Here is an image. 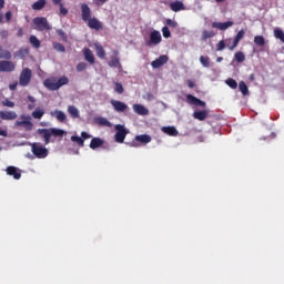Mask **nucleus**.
<instances>
[{"instance_id":"obj_6","label":"nucleus","mask_w":284,"mask_h":284,"mask_svg":"<svg viewBox=\"0 0 284 284\" xmlns=\"http://www.w3.org/2000/svg\"><path fill=\"white\" fill-rule=\"evenodd\" d=\"M114 129L116 131L114 135L115 142L123 143L125 141V136H128V130L123 124H116Z\"/></svg>"},{"instance_id":"obj_3","label":"nucleus","mask_w":284,"mask_h":284,"mask_svg":"<svg viewBox=\"0 0 284 284\" xmlns=\"http://www.w3.org/2000/svg\"><path fill=\"white\" fill-rule=\"evenodd\" d=\"M32 23L36 26L34 30H38V32H50L52 30V26H50L45 17H37L32 20Z\"/></svg>"},{"instance_id":"obj_31","label":"nucleus","mask_w":284,"mask_h":284,"mask_svg":"<svg viewBox=\"0 0 284 284\" xmlns=\"http://www.w3.org/2000/svg\"><path fill=\"white\" fill-rule=\"evenodd\" d=\"M29 42L31 43L32 48H36V50L41 48V41L37 39V36H30Z\"/></svg>"},{"instance_id":"obj_10","label":"nucleus","mask_w":284,"mask_h":284,"mask_svg":"<svg viewBox=\"0 0 284 284\" xmlns=\"http://www.w3.org/2000/svg\"><path fill=\"white\" fill-rule=\"evenodd\" d=\"M80 10L82 21L87 22L90 21V19H92V10L90 9V6H88V3H82L80 6Z\"/></svg>"},{"instance_id":"obj_13","label":"nucleus","mask_w":284,"mask_h":284,"mask_svg":"<svg viewBox=\"0 0 284 284\" xmlns=\"http://www.w3.org/2000/svg\"><path fill=\"white\" fill-rule=\"evenodd\" d=\"M108 65L110 68H118L119 70H121V68H123L121 65V60L119 59V52L116 50L113 51V55L111 57V60L108 62Z\"/></svg>"},{"instance_id":"obj_41","label":"nucleus","mask_w":284,"mask_h":284,"mask_svg":"<svg viewBox=\"0 0 284 284\" xmlns=\"http://www.w3.org/2000/svg\"><path fill=\"white\" fill-rule=\"evenodd\" d=\"M216 33H214V31H207V30H204L202 32V39L203 41H206V39H212L213 37H215Z\"/></svg>"},{"instance_id":"obj_21","label":"nucleus","mask_w":284,"mask_h":284,"mask_svg":"<svg viewBox=\"0 0 284 284\" xmlns=\"http://www.w3.org/2000/svg\"><path fill=\"white\" fill-rule=\"evenodd\" d=\"M51 116H53L54 119H57L58 121H60V123L65 122V119H68V116L65 115V113L61 110H54L51 111Z\"/></svg>"},{"instance_id":"obj_61","label":"nucleus","mask_w":284,"mask_h":284,"mask_svg":"<svg viewBox=\"0 0 284 284\" xmlns=\"http://www.w3.org/2000/svg\"><path fill=\"white\" fill-rule=\"evenodd\" d=\"M0 136H8V131L0 129Z\"/></svg>"},{"instance_id":"obj_4","label":"nucleus","mask_w":284,"mask_h":284,"mask_svg":"<svg viewBox=\"0 0 284 284\" xmlns=\"http://www.w3.org/2000/svg\"><path fill=\"white\" fill-rule=\"evenodd\" d=\"M31 152L36 156V159H45L48 158V154H50L48 149L39 142H33L31 144Z\"/></svg>"},{"instance_id":"obj_42","label":"nucleus","mask_w":284,"mask_h":284,"mask_svg":"<svg viewBox=\"0 0 284 284\" xmlns=\"http://www.w3.org/2000/svg\"><path fill=\"white\" fill-rule=\"evenodd\" d=\"M95 121L98 125H105L106 128H110L112 125L110 121H108V119L105 118H98Z\"/></svg>"},{"instance_id":"obj_34","label":"nucleus","mask_w":284,"mask_h":284,"mask_svg":"<svg viewBox=\"0 0 284 284\" xmlns=\"http://www.w3.org/2000/svg\"><path fill=\"white\" fill-rule=\"evenodd\" d=\"M234 60L236 63H243L245 61V53L243 51L235 52Z\"/></svg>"},{"instance_id":"obj_22","label":"nucleus","mask_w":284,"mask_h":284,"mask_svg":"<svg viewBox=\"0 0 284 284\" xmlns=\"http://www.w3.org/2000/svg\"><path fill=\"white\" fill-rule=\"evenodd\" d=\"M83 54H84L85 61H88V63H90L91 65H94L95 59H94V53H92V50H90L89 48H84Z\"/></svg>"},{"instance_id":"obj_30","label":"nucleus","mask_w":284,"mask_h":284,"mask_svg":"<svg viewBox=\"0 0 284 284\" xmlns=\"http://www.w3.org/2000/svg\"><path fill=\"white\" fill-rule=\"evenodd\" d=\"M135 141L139 143H150L152 141V136L148 134L136 135Z\"/></svg>"},{"instance_id":"obj_1","label":"nucleus","mask_w":284,"mask_h":284,"mask_svg":"<svg viewBox=\"0 0 284 284\" xmlns=\"http://www.w3.org/2000/svg\"><path fill=\"white\" fill-rule=\"evenodd\" d=\"M38 134L44 139V144L48 145L50 143V139L52 136H63L68 134V132L62 129L51 128V129H38Z\"/></svg>"},{"instance_id":"obj_36","label":"nucleus","mask_w":284,"mask_h":284,"mask_svg":"<svg viewBox=\"0 0 284 284\" xmlns=\"http://www.w3.org/2000/svg\"><path fill=\"white\" fill-rule=\"evenodd\" d=\"M239 88L244 97H247L250 94V89L247 88V84H245L243 81L239 83Z\"/></svg>"},{"instance_id":"obj_25","label":"nucleus","mask_w":284,"mask_h":284,"mask_svg":"<svg viewBox=\"0 0 284 284\" xmlns=\"http://www.w3.org/2000/svg\"><path fill=\"white\" fill-rule=\"evenodd\" d=\"M207 111L203 110V111H195L193 113V119H196L197 121H205V119H207Z\"/></svg>"},{"instance_id":"obj_27","label":"nucleus","mask_w":284,"mask_h":284,"mask_svg":"<svg viewBox=\"0 0 284 284\" xmlns=\"http://www.w3.org/2000/svg\"><path fill=\"white\" fill-rule=\"evenodd\" d=\"M0 59H4L7 61H10V59H12V53L9 50L3 49L2 45H0Z\"/></svg>"},{"instance_id":"obj_46","label":"nucleus","mask_w":284,"mask_h":284,"mask_svg":"<svg viewBox=\"0 0 284 284\" xmlns=\"http://www.w3.org/2000/svg\"><path fill=\"white\" fill-rule=\"evenodd\" d=\"M162 34H163L164 39H170L172 37V33L170 32V28H168V27L162 28Z\"/></svg>"},{"instance_id":"obj_32","label":"nucleus","mask_w":284,"mask_h":284,"mask_svg":"<svg viewBox=\"0 0 284 284\" xmlns=\"http://www.w3.org/2000/svg\"><path fill=\"white\" fill-rule=\"evenodd\" d=\"M95 52H97V57H99V59H105V49H103V45L95 44Z\"/></svg>"},{"instance_id":"obj_35","label":"nucleus","mask_w":284,"mask_h":284,"mask_svg":"<svg viewBox=\"0 0 284 284\" xmlns=\"http://www.w3.org/2000/svg\"><path fill=\"white\" fill-rule=\"evenodd\" d=\"M71 141L73 143H77L79 145V148H83L85 145V142L83 141V139L79 135H72L71 136Z\"/></svg>"},{"instance_id":"obj_53","label":"nucleus","mask_w":284,"mask_h":284,"mask_svg":"<svg viewBox=\"0 0 284 284\" xmlns=\"http://www.w3.org/2000/svg\"><path fill=\"white\" fill-rule=\"evenodd\" d=\"M9 32H8V30H2V31H0V37H1V39H8V37H9Z\"/></svg>"},{"instance_id":"obj_15","label":"nucleus","mask_w":284,"mask_h":284,"mask_svg":"<svg viewBox=\"0 0 284 284\" xmlns=\"http://www.w3.org/2000/svg\"><path fill=\"white\" fill-rule=\"evenodd\" d=\"M245 37V30H240L237 34L234 37L232 44L229 45V50L234 51L235 48H237L241 40Z\"/></svg>"},{"instance_id":"obj_38","label":"nucleus","mask_w":284,"mask_h":284,"mask_svg":"<svg viewBox=\"0 0 284 284\" xmlns=\"http://www.w3.org/2000/svg\"><path fill=\"white\" fill-rule=\"evenodd\" d=\"M17 54H18V57H20V59H26V57H28V54H30V49L21 48L20 50H18Z\"/></svg>"},{"instance_id":"obj_29","label":"nucleus","mask_w":284,"mask_h":284,"mask_svg":"<svg viewBox=\"0 0 284 284\" xmlns=\"http://www.w3.org/2000/svg\"><path fill=\"white\" fill-rule=\"evenodd\" d=\"M68 112H69L71 119H79V116H80L79 109H77V106H74V105H69Z\"/></svg>"},{"instance_id":"obj_45","label":"nucleus","mask_w":284,"mask_h":284,"mask_svg":"<svg viewBox=\"0 0 284 284\" xmlns=\"http://www.w3.org/2000/svg\"><path fill=\"white\" fill-rule=\"evenodd\" d=\"M53 48L57 50V52H65V47L60 42H54Z\"/></svg>"},{"instance_id":"obj_23","label":"nucleus","mask_w":284,"mask_h":284,"mask_svg":"<svg viewBox=\"0 0 284 284\" xmlns=\"http://www.w3.org/2000/svg\"><path fill=\"white\" fill-rule=\"evenodd\" d=\"M105 142L103 141V139L101 138H93L89 144V148L91 150H97L99 148H102V145L104 144Z\"/></svg>"},{"instance_id":"obj_17","label":"nucleus","mask_w":284,"mask_h":284,"mask_svg":"<svg viewBox=\"0 0 284 284\" xmlns=\"http://www.w3.org/2000/svg\"><path fill=\"white\" fill-rule=\"evenodd\" d=\"M17 116V112L14 111H0V119H2V121H14Z\"/></svg>"},{"instance_id":"obj_20","label":"nucleus","mask_w":284,"mask_h":284,"mask_svg":"<svg viewBox=\"0 0 284 284\" xmlns=\"http://www.w3.org/2000/svg\"><path fill=\"white\" fill-rule=\"evenodd\" d=\"M232 26H234L233 21L212 23V28H216L217 30H227V28H232Z\"/></svg>"},{"instance_id":"obj_56","label":"nucleus","mask_w":284,"mask_h":284,"mask_svg":"<svg viewBox=\"0 0 284 284\" xmlns=\"http://www.w3.org/2000/svg\"><path fill=\"white\" fill-rule=\"evenodd\" d=\"M17 37L19 39H21V37H23V28H21V27L18 28Z\"/></svg>"},{"instance_id":"obj_48","label":"nucleus","mask_w":284,"mask_h":284,"mask_svg":"<svg viewBox=\"0 0 284 284\" xmlns=\"http://www.w3.org/2000/svg\"><path fill=\"white\" fill-rule=\"evenodd\" d=\"M60 8V17H67L68 14V9L63 6V2L58 4Z\"/></svg>"},{"instance_id":"obj_14","label":"nucleus","mask_w":284,"mask_h":284,"mask_svg":"<svg viewBox=\"0 0 284 284\" xmlns=\"http://www.w3.org/2000/svg\"><path fill=\"white\" fill-rule=\"evenodd\" d=\"M110 103L115 112H125L128 110V104H125V102L111 100Z\"/></svg>"},{"instance_id":"obj_55","label":"nucleus","mask_w":284,"mask_h":284,"mask_svg":"<svg viewBox=\"0 0 284 284\" xmlns=\"http://www.w3.org/2000/svg\"><path fill=\"white\" fill-rule=\"evenodd\" d=\"M18 85H19V82H13V83L9 84V90L14 91V90H17Z\"/></svg>"},{"instance_id":"obj_24","label":"nucleus","mask_w":284,"mask_h":284,"mask_svg":"<svg viewBox=\"0 0 284 284\" xmlns=\"http://www.w3.org/2000/svg\"><path fill=\"white\" fill-rule=\"evenodd\" d=\"M170 8L172 12H181V10H185V4H183L182 1L176 0L170 3Z\"/></svg>"},{"instance_id":"obj_26","label":"nucleus","mask_w":284,"mask_h":284,"mask_svg":"<svg viewBox=\"0 0 284 284\" xmlns=\"http://www.w3.org/2000/svg\"><path fill=\"white\" fill-rule=\"evenodd\" d=\"M232 41V38L224 40H220L216 44L217 52H221L222 50H225L226 45H231L230 42ZM226 43V44H225Z\"/></svg>"},{"instance_id":"obj_64","label":"nucleus","mask_w":284,"mask_h":284,"mask_svg":"<svg viewBox=\"0 0 284 284\" xmlns=\"http://www.w3.org/2000/svg\"><path fill=\"white\" fill-rule=\"evenodd\" d=\"M131 148H139V144H136V141L131 142Z\"/></svg>"},{"instance_id":"obj_63","label":"nucleus","mask_w":284,"mask_h":284,"mask_svg":"<svg viewBox=\"0 0 284 284\" xmlns=\"http://www.w3.org/2000/svg\"><path fill=\"white\" fill-rule=\"evenodd\" d=\"M28 101H30V103H34L37 100L34 99V97L28 95Z\"/></svg>"},{"instance_id":"obj_47","label":"nucleus","mask_w":284,"mask_h":284,"mask_svg":"<svg viewBox=\"0 0 284 284\" xmlns=\"http://www.w3.org/2000/svg\"><path fill=\"white\" fill-rule=\"evenodd\" d=\"M114 90L118 94H123V84H121L120 82H115Z\"/></svg>"},{"instance_id":"obj_2","label":"nucleus","mask_w":284,"mask_h":284,"mask_svg":"<svg viewBox=\"0 0 284 284\" xmlns=\"http://www.w3.org/2000/svg\"><path fill=\"white\" fill-rule=\"evenodd\" d=\"M68 83H70V79H68L65 75H62L58 80L54 78L44 80L43 85L47 87L48 90L54 92L60 88H63V85H68Z\"/></svg>"},{"instance_id":"obj_58","label":"nucleus","mask_w":284,"mask_h":284,"mask_svg":"<svg viewBox=\"0 0 284 284\" xmlns=\"http://www.w3.org/2000/svg\"><path fill=\"white\" fill-rule=\"evenodd\" d=\"M97 6H103V3H108V0H95Z\"/></svg>"},{"instance_id":"obj_54","label":"nucleus","mask_w":284,"mask_h":284,"mask_svg":"<svg viewBox=\"0 0 284 284\" xmlns=\"http://www.w3.org/2000/svg\"><path fill=\"white\" fill-rule=\"evenodd\" d=\"M4 17H6V21L10 22L12 20V11H7Z\"/></svg>"},{"instance_id":"obj_5","label":"nucleus","mask_w":284,"mask_h":284,"mask_svg":"<svg viewBox=\"0 0 284 284\" xmlns=\"http://www.w3.org/2000/svg\"><path fill=\"white\" fill-rule=\"evenodd\" d=\"M31 81H32V70H30V68L22 69L19 78V85H21V88H28Z\"/></svg>"},{"instance_id":"obj_19","label":"nucleus","mask_w":284,"mask_h":284,"mask_svg":"<svg viewBox=\"0 0 284 284\" xmlns=\"http://www.w3.org/2000/svg\"><path fill=\"white\" fill-rule=\"evenodd\" d=\"M133 111L135 112V114H139L140 116H146V114H150L148 108H145L142 104H133Z\"/></svg>"},{"instance_id":"obj_62","label":"nucleus","mask_w":284,"mask_h":284,"mask_svg":"<svg viewBox=\"0 0 284 284\" xmlns=\"http://www.w3.org/2000/svg\"><path fill=\"white\" fill-rule=\"evenodd\" d=\"M54 6H60V3H63V0H51Z\"/></svg>"},{"instance_id":"obj_37","label":"nucleus","mask_w":284,"mask_h":284,"mask_svg":"<svg viewBox=\"0 0 284 284\" xmlns=\"http://www.w3.org/2000/svg\"><path fill=\"white\" fill-rule=\"evenodd\" d=\"M254 43L255 45H260V48H263V45H265V38H263V36H255Z\"/></svg>"},{"instance_id":"obj_43","label":"nucleus","mask_w":284,"mask_h":284,"mask_svg":"<svg viewBox=\"0 0 284 284\" xmlns=\"http://www.w3.org/2000/svg\"><path fill=\"white\" fill-rule=\"evenodd\" d=\"M43 114H45V111L39 110V109H36V110L32 112L33 119H42Z\"/></svg>"},{"instance_id":"obj_59","label":"nucleus","mask_w":284,"mask_h":284,"mask_svg":"<svg viewBox=\"0 0 284 284\" xmlns=\"http://www.w3.org/2000/svg\"><path fill=\"white\" fill-rule=\"evenodd\" d=\"M146 99H148V101H153L154 94H152V93H146Z\"/></svg>"},{"instance_id":"obj_51","label":"nucleus","mask_w":284,"mask_h":284,"mask_svg":"<svg viewBox=\"0 0 284 284\" xmlns=\"http://www.w3.org/2000/svg\"><path fill=\"white\" fill-rule=\"evenodd\" d=\"M3 108H14V102L10 101L9 99H6L2 101Z\"/></svg>"},{"instance_id":"obj_39","label":"nucleus","mask_w":284,"mask_h":284,"mask_svg":"<svg viewBox=\"0 0 284 284\" xmlns=\"http://www.w3.org/2000/svg\"><path fill=\"white\" fill-rule=\"evenodd\" d=\"M200 63L203 65V68H210V57L201 55Z\"/></svg>"},{"instance_id":"obj_52","label":"nucleus","mask_w":284,"mask_h":284,"mask_svg":"<svg viewBox=\"0 0 284 284\" xmlns=\"http://www.w3.org/2000/svg\"><path fill=\"white\" fill-rule=\"evenodd\" d=\"M81 138L83 139V142L88 141V139H92V135H90L88 132L82 131L81 132Z\"/></svg>"},{"instance_id":"obj_49","label":"nucleus","mask_w":284,"mask_h":284,"mask_svg":"<svg viewBox=\"0 0 284 284\" xmlns=\"http://www.w3.org/2000/svg\"><path fill=\"white\" fill-rule=\"evenodd\" d=\"M57 34L62 39V41H68V34H65L63 30L61 29L57 30Z\"/></svg>"},{"instance_id":"obj_44","label":"nucleus","mask_w":284,"mask_h":284,"mask_svg":"<svg viewBox=\"0 0 284 284\" xmlns=\"http://www.w3.org/2000/svg\"><path fill=\"white\" fill-rule=\"evenodd\" d=\"M77 72H84V70H88V63L80 62L75 67Z\"/></svg>"},{"instance_id":"obj_57","label":"nucleus","mask_w":284,"mask_h":284,"mask_svg":"<svg viewBox=\"0 0 284 284\" xmlns=\"http://www.w3.org/2000/svg\"><path fill=\"white\" fill-rule=\"evenodd\" d=\"M186 83H187V87L191 89L196 87V83L193 80H187Z\"/></svg>"},{"instance_id":"obj_40","label":"nucleus","mask_w":284,"mask_h":284,"mask_svg":"<svg viewBox=\"0 0 284 284\" xmlns=\"http://www.w3.org/2000/svg\"><path fill=\"white\" fill-rule=\"evenodd\" d=\"M226 85H229V88H231L232 90H236L239 88V83L232 78H229L226 80Z\"/></svg>"},{"instance_id":"obj_12","label":"nucleus","mask_w":284,"mask_h":284,"mask_svg":"<svg viewBox=\"0 0 284 284\" xmlns=\"http://www.w3.org/2000/svg\"><path fill=\"white\" fill-rule=\"evenodd\" d=\"M186 103L189 105H195L197 108H205V101H202L201 99L192 95V94H186Z\"/></svg>"},{"instance_id":"obj_9","label":"nucleus","mask_w":284,"mask_h":284,"mask_svg":"<svg viewBox=\"0 0 284 284\" xmlns=\"http://www.w3.org/2000/svg\"><path fill=\"white\" fill-rule=\"evenodd\" d=\"M22 121H17L16 125L18 128H24L28 132L32 131V128H34V124L30 121V118L26 115H21Z\"/></svg>"},{"instance_id":"obj_18","label":"nucleus","mask_w":284,"mask_h":284,"mask_svg":"<svg viewBox=\"0 0 284 284\" xmlns=\"http://www.w3.org/2000/svg\"><path fill=\"white\" fill-rule=\"evenodd\" d=\"M168 61H169L168 55H160L158 59L151 62V65L152 68L158 69V68H161L162 65H165Z\"/></svg>"},{"instance_id":"obj_28","label":"nucleus","mask_w":284,"mask_h":284,"mask_svg":"<svg viewBox=\"0 0 284 284\" xmlns=\"http://www.w3.org/2000/svg\"><path fill=\"white\" fill-rule=\"evenodd\" d=\"M162 132L169 134V136H176L179 134V131H176V128L174 126H164L162 128Z\"/></svg>"},{"instance_id":"obj_8","label":"nucleus","mask_w":284,"mask_h":284,"mask_svg":"<svg viewBox=\"0 0 284 284\" xmlns=\"http://www.w3.org/2000/svg\"><path fill=\"white\" fill-rule=\"evenodd\" d=\"M17 64L10 60H0V72H14Z\"/></svg>"},{"instance_id":"obj_16","label":"nucleus","mask_w":284,"mask_h":284,"mask_svg":"<svg viewBox=\"0 0 284 284\" xmlns=\"http://www.w3.org/2000/svg\"><path fill=\"white\" fill-rule=\"evenodd\" d=\"M6 172L8 176H13L16 181H19V179H21V170L17 166H8L6 169Z\"/></svg>"},{"instance_id":"obj_33","label":"nucleus","mask_w":284,"mask_h":284,"mask_svg":"<svg viewBox=\"0 0 284 284\" xmlns=\"http://www.w3.org/2000/svg\"><path fill=\"white\" fill-rule=\"evenodd\" d=\"M45 8V0H37L32 4V10H43Z\"/></svg>"},{"instance_id":"obj_60","label":"nucleus","mask_w":284,"mask_h":284,"mask_svg":"<svg viewBox=\"0 0 284 284\" xmlns=\"http://www.w3.org/2000/svg\"><path fill=\"white\" fill-rule=\"evenodd\" d=\"M6 8V0H0V12Z\"/></svg>"},{"instance_id":"obj_50","label":"nucleus","mask_w":284,"mask_h":284,"mask_svg":"<svg viewBox=\"0 0 284 284\" xmlns=\"http://www.w3.org/2000/svg\"><path fill=\"white\" fill-rule=\"evenodd\" d=\"M166 26H169V28H179V23L172 19H166Z\"/></svg>"},{"instance_id":"obj_11","label":"nucleus","mask_w":284,"mask_h":284,"mask_svg":"<svg viewBox=\"0 0 284 284\" xmlns=\"http://www.w3.org/2000/svg\"><path fill=\"white\" fill-rule=\"evenodd\" d=\"M85 23L88 28H90L91 30H97V32H99V30H103V23L97 18H89Z\"/></svg>"},{"instance_id":"obj_7","label":"nucleus","mask_w":284,"mask_h":284,"mask_svg":"<svg viewBox=\"0 0 284 284\" xmlns=\"http://www.w3.org/2000/svg\"><path fill=\"white\" fill-rule=\"evenodd\" d=\"M163 41V38L161 37V32L153 30L150 33V39L145 42V45L148 48H152V45H159Z\"/></svg>"}]
</instances>
